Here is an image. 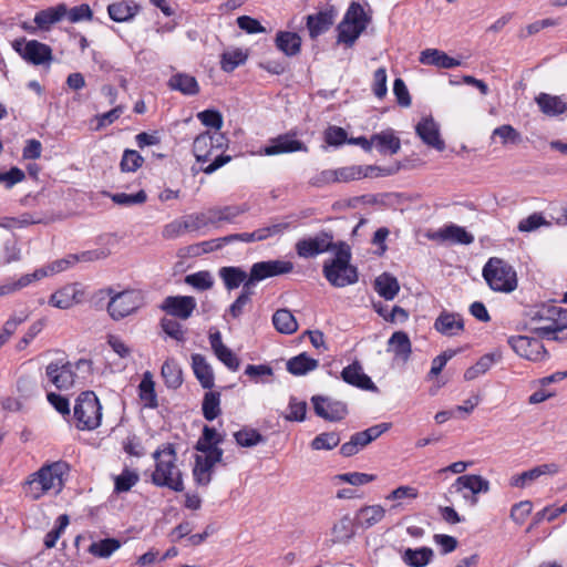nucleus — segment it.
<instances>
[{"label":"nucleus","instance_id":"f257e3e1","mask_svg":"<svg viewBox=\"0 0 567 567\" xmlns=\"http://www.w3.org/2000/svg\"><path fill=\"white\" fill-rule=\"evenodd\" d=\"M69 466L63 461L43 464L38 471L28 475L21 484L25 497L38 501L50 493L59 494L64 487V475Z\"/></svg>","mask_w":567,"mask_h":567},{"label":"nucleus","instance_id":"f03ea898","mask_svg":"<svg viewBox=\"0 0 567 567\" xmlns=\"http://www.w3.org/2000/svg\"><path fill=\"white\" fill-rule=\"evenodd\" d=\"M530 329L540 338L555 341H566L567 333L559 336L567 329V309L555 302L542 303L527 312Z\"/></svg>","mask_w":567,"mask_h":567},{"label":"nucleus","instance_id":"7ed1b4c3","mask_svg":"<svg viewBox=\"0 0 567 567\" xmlns=\"http://www.w3.org/2000/svg\"><path fill=\"white\" fill-rule=\"evenodd\" d=\"M155 470L152 473V483L158 487H168L175 492L184 489L182 473L176 465V450L174 444L165 443L153 453Z\"/></svg>","mask_w":567,"mask_h":567},{"label":"nucleus","instance_id":"20e7f679","mask_svg":"<svg viewBox=\"0 0 567 567\" xmlns=\"http://www.w3.org/2000/svg\"><path fill=\"white\" fill-rule=\"evenodd\" d=\"M350 261V246L344 241H339L334 257L326 260L322 266V274L331 286L343 288L359 280L358 269Z\"/></svg>","mask_w":567,"mask_h":567},{"label":"nucleus","instance_id":"39448f33","mask_svg":"<svg viewBox=\"0 0 567 567\" xmlns=\"http://www.w3.org/2000/svg\"><path fill=\"white\" fill-rule=\"evenodd\" d=\"M99 301H107V312L113 320H121L136 312L144 305V299L138 290H124L116 292L112 287L100 289L95 293Z\"/></svg>","mask_w":567,"mask_h":567},{"label":"nucleus","instance_id":"423d86ee","mask_svg":"<svg viewBox=\"0 0 567 567\" xmlns=\"http://www.w3.org/2000/svg\"><path fill=\"white\" fill-rule=\"evenodd\" d=\"M74 417L81 431H93L101 425L102 405L93 391L80 393L74 405Z\"/></svg>","mask_w":567,"mask_h":567},{"label":"nucleus","instance_id":"0eeeda50","mask_svg":"<svg viewBox=\"0 0 567 567\" xmlns=\"http://www.w3.org/2000/svg\"><path fill=\"white\" fill-rule=\"evenodd\" d=\"M483 277L494 291L512 292L517 287L516 272L499 258H491L483 268Z\"/></svg>","mask_w":567,"mask_h":567},{"label":"nucleus","instance_id":"6e6552de","mask_svg":"<svg viewBox=\"0 0 567 567\" xmlns=\"http://www.w3.org/2000/svg\"><path fill=\"white\" fill-rule=\"evenodd\" d=\"M12 48L25 62L32 65H45L53 61L51 47L38 40L16 39L12 42Z\"/></svg>","mask_w":567,"mask_h":567},{"label":"nucleus","instance_id":"1a4fd4ad","mask_svg":"<svg viewBox=\"0 0 567 567\" xmlns=\"http://www.w3.org/2000/svg\"><path fill=\"white\" fill-rule=\"evenodd\" d=\"M338 243H333L332 234L320 231L313 237L300 239L296 244V251L301 258H313L327 251H338Z\"/></svg>","mask_w":567,"mask_h":567},{"label":"nucleus","instance_id":"9d476101","mask_svg":"<svg viewBox=\"0 0 567 567\" xmlns=\"http://www.w3.org/2000/svg\"><path fill=\"white\" fill-rule=\"evenodd\" d=\"M489 491V482L481 475L466 474L458 476L449 487L450 494L463 493V498L472 505L477 503L476 495L487 493Z\"/></svg>","mask_w":567,"mask_h":567},{"label":"nucleus","instance_id":"9b49d317","mask_svg":"<svg viewBox=\"0 0 567 567\" xmlns=\"http://www.w3.org/2000/svg\"><path fill=\"white\" fill-rule=\"evenodd\" d=\"M293 264L288 260H267L255 262L249 272L248 279L245 281V286L252 289L256 282L265 280L267 278L286 275L291 272Z\"/></svg>","mask_w":567,"mask_h":567},{"label":"nucleus","instance_id":"f8f14e48","mask_svg":"<svg viewBox=\"0 0 567 567\" xmlns=\"http://www.w3.org/2000/svg\"><path fill=\"white\" fill-rule=\"evenodd\" d=\"M511 348L522 358L529 361H542L548 352L540 340L527 336H512L507 340Z\"/></svg>","mask_w":567,"mask_h":567},{"label":"nucleus","instance_id":"ddd939ff","mask_svg":"<svg viewBox=\"0 0 567 567\" xmlns=\"http://www.w3.org/2000/svg\"><path fill=\"white\" fill-rule=\"evenodd\" d=\"M296 132H288L270 138L268 144L262 148L261 154L274 156L286 153L307 152L306 144L296 138Z\"/></svg>","mask_w":567,"mask_h":567},{"label":"nucleus","instance_id":"4468645a","mask_svg":"<svg viewBox=\"0 0 567 567\" xmlns=\"http://www.w3.org/2000/svg\"><path fill=\"white\" fill-rule=\"evenodd\" d=\"M45 378L49 383L54 385L58 390H68L75 381L72 364L68 361L63 362L62 360L51 362L47 365Z\"/></svg>","mask_w":567,"mask_h":567},{"label":"nucleus","instance_id":"2eb2a0df","mask_svg":"<svg viewBox=\"0 0 567 567\" xmlns=\"http://www.w3.org/2000/svg\"><path fill=\"white\" fill-rule=\"evenodd\" d=\"M315 413L326 421H341L348 414L347 404L326 396L315 395L311 399Z\"/></svg>","mask_w":567,"mask_h":567},{"label":"nucleus","instance_id":"dca6fc26","mask_svg":"<svg viewBox=\"0 0 567 567\" xmlns=\"http://www.w3.org/2000/svg\"><path fill=\"white\" fill-rule=\"evenodd\" d=\"M196 306V299L192 296H168L159 308L172 317L187 320L192 317Z\"/></svg>","mask_w":567,"mask_h":567},{"label":"nucleus","instance_id":"f3484780","mask_svg":"<svg viewBox=\"0 0 567 567\" xmlns=\"http://www.w3.org/2000/svg\"><path fill=\"white\" fill-rule=\"evenodd\" d=\"M223 450H215L213 455H196L193 475L198 485L206 486L210 483L213 468L223 461Z\"/></svg>","mask_w":567,"mask_h":567},{"label":"nucleus","instance_id":"a211bd4d","mask_svg":"<svg viewBox=\"0 0 567 567\" xmlns=\"http://www.w3.org/2000/svg\"><path fill=\"white\" fill-rule=\"evenodd\" d=\"M337 18V10L333 7H329L316 14H309L307 17V29L312 40L319 35L326 33L334 23Z\"/></svg>","mask_w":567,"mask_h":567},{"label":"nucleus","instance_id":"6ab92c4d","mask_svg":"<svg viewBox=\"0 0 567 567\" xmlns=\"http://www.w3.org/2000/svg\"><path fill=\"white\" fill-rule=\"evenodd\" d=\"M342 380L358 389L378 392V386L373 383L371 378L363 372L362 365L360 362L354 361L351 364L343 368L341 371Z\"/></svg>","mask_w":567,"mask_h":567},{"label":"nucleus","instance_id":"aec40b11","mask_svg":"<svg viewBox=\"0 0 567 567\" xmlns=\"http://www.w3.org/2000/svg\"><path fill=\"white\" fill-rule=\"evenodd\" d=\"M336 183H348L362 177L379 176L385 174V171L373 165L368 166H347L333 169Z\"/></svg>","mask_w":567,"mask_h":567},{"label":"nucleus","instance_id":"412c9836","mask_svg":"<svg viewBox=\"0 0 567 567\" xmlns=\"http://www.w3.org/2000/svg\"><path fill=\"white\" fill-rule=\"evenodd\" d=\"M417 136L430 147L442 152L445 143L440 136L439 125L432 117L422 118L415 126Z\"/></svg>","mask_w":567,"mask_h":567},{"label":"nucleus","instance_id":"4be33fe9","mask_svg":"<svg viewBox=\"0 0 567 567\" xmlns=\"http://www.w3.org/2000/svg\"><path fill=\"white\" fill-rule=\"evenodd\" d=\"M209 343L217 359L223 362L230 371H237L240 367L239 358L223 343L221 334L215 331L209 334Z\"/></svg>","mask_w":567,"mask_h":567},{"label":"nucleus","instance_id":"5701e85b","mask_svg":"<svg viewBox=\"0 0 567 567\" xmlns=\"http://www.w3.org/2000/svg\"><path fill=\"white\" fill-rule=\"evenodd\" d=\"M558 465L555 463L542 464L520 474L512 476L509 484L513 487L524 488L532 482L539 478L542 475H554L558 473Z\"/></svg>","mask_w":567,"mask_h":567},{"label":"nucleus","instance_id":"b1692460","mask_svg":"<svg viewBox=\"0 0 567 567\" xmlns=\"http://www.w3.org/2000/svg\"><path fill=\"white\" fill-rule=\"evenodd\" d=\"M83 295L76 285H66L51 295L49 303L59 309H70L82 301Z\"/></svg>","mask_w":567,"mask_h":567},{"label":"nucleus","instance_id":"393cba45","mask_svg":"<svg viewBox=\"0 0 567 567\" xmlns=\"http://www.w3.org/2000/svg\"><path fill=\"white\" fill-rule=\"evenodd\" d=\"M434 328L441 334L453 337L464 330V321L461 315L444 310L436 318Z\"/></svg>","mask_w":567,"mask_h":567},{"label":"nucleus","instance_id":"a878e982","mask_svg":"<svg viewBox=\"0 0 567 567\" xmlns=\"http://www.w3.org/2000/svg\"><path fill=\"white\" fill-rule=\"evenodd\" d=\"M432 238L461 245H471L474 241V236L472 234H470L464 227L455 224H450L440 228Z\"/></svg>","mask_w":567,"mask_h":567},{"label":"nucleus","instance_id":"bb28decb","mask_svg":"<svg viewBox=\"0 0 567 567\" xmlns=\"http://www.w3.org/2000/svg\"><path fill=\"white\" fill-rule=\"evenodd\" d=\"M141 7L133 0H120L107 6L109 17L115 22H127L134 19Z\"/></svg>","mask_w":567,"mask_h":567},{"label":"nucleus","instance_id":"cd10ccee","mask_svg":"<svg viewBox=\"0 0 567 567\" xmlns=\"http://www.w3.org/2000/svg\"><path fill=\"white\" fill-rule=\"evenodd\" d=\"M355 518H351L349 514L343 515L331 528L332 543L348 544L355 535Z\"/></svg>","mask_w":567,"mask_h":567},{"label":"nucleus","instance_id":"c85d7f7f","mask_svg":"<svg viewBox=\"0 0 567 567\" xmlns=\"http://www.w3.org/2000/svg\"><path fill=\"white\" fill-rule=\"evenodd\" d=\"M65 12L66 4L59 3L55 7H50L37 12L34 16V23L37 24L38 29L48 31L52 24L60 22L65 18Z\"/></svg>","mask_w":567,"mask_h":567},{"label":"nucleus","instance_id":"c756f323","mask_svg":"<svg viewBox=\"0 0 567 567\" xmlns=\"http://www.w3.org/2000/svg\"><path fill=\"white\" fill-rule=\"evenodd\" d=\"M419 61L425 65H434L441 69H453L461 64L454 58L449 56L445 52L437 49H426L421 52Z\"/></svg>","mask_w":567,"mask_h":567},{"label":"nucleus","instance_id":"7c9ffc66","mask_svg":"<svg viewBox=\"0 0 567 567\" xmlns=\"http://www.w3.org/2000/svg\"><path fill=\"white\" fill-rule=\"evenodd\" d=\"M373 145L382 154H396L401 148V141L392 128L372 135Z\"/></svg>","mask_w":567,"mask_h":567},{"label":"nucleus","instance_id":"2f4dec72","mask_svg":"<svg viewBox=\"0 0 567 567\" xmlns=\"http://www.w3.org/2000/svg\"><path fill=\"white\" fill-rule=\"evenodd\" d=\"M167 85L171 90L178 91L184 95L194 96L199 93V84L197 80L187 73L173 74Z\"/></svg>","mask_w":567,"mask_h":567},{"label":"nucleus","instance_id":"473e14b6","mask_svg":"<svg viewBox=\"0 0 567 567\" xmlns=\"http://www.w3.org/2000/svg\"><path fill=\"white\" fill-rule=\"evenodd\" d=\"M535 101L540 111L547 116H558L567 112V102H564L559 96L539 93Z\"/></svg>","mask_w":567,"mask_h":567},{"label":"nucleus","instance_id":"72a5a7b5","mask_svg":"<svg viewBox=\"0 0 567 567\" xmlns=\"http://www.w3.org/2000/svg\"><path fill=\"white\" fill-rule=\"evenodd\" d=\"M192 367L194 374L204 389L214 386V373L212 367L207 363L206 358L199 353L192 355Z\"/></svg>","mask_w":567,"mask_h":567},{"label":"nucleus","instance_id":"f704fd0d","mask_svg":"<svg viewBox=\"0 0 567 567\" xmlns=\"http://www.w3.org/2000/svg\"><path fill=\"white\" fill-rule=\"evenodd\" d=\"M385 516V509L381 505H370L361 507L357 515V526L370 528L381 522Z\"/></svg>","mask_w":567,"mask_h":567},{"label":"nucleus","instance_id":"c9c22d12","mask_svg":"<svg viewBox=\"0 0 567 567\" xmlns=\"http://www.w3.org/2000/svg\"><path fill=\"white\" fill-rule=\"evenodd\" d=\"M247 210L248 207L246 205H228L212 207L210 215L214 219V226H217L219 223H234L238 216L245 214Z\"/></svg>","mask_w":567,"mask_h":567},{"label":"nucleus","instance_id":"e433bc0d","mask_svg":"<svg viewBox=\"0 0 567 567\" xmlns=\"http://www.w3.org/2000/svg\"><path fill=\"white\" fill-rule=\"evenodd\" d=\"M227 290L237 289L240 285L244 286L249 275L245 270L235 266L221 267L218 271Z\"/></svg>","mask_w":567,"mask_h":567},{"label":"nucleus","instance_id":"4c0bfd02","mask_svg":"<svg viewBox=\"0 0 567 567\" xmlns=\"http://www.w3.org/2000/svg\"><path fill=\"white\" fill-rule=\"evenodd\" d=\"M276 45L288 56L297 55L301 49V38L295 32L280 31L276 35Z\"/></svg>","mask_w":567,"mask_h":567},{"label":"nucleus","instance_id":"58836bf2","mask_svg":"<svg viewBox=\"0 0 567 567\" xmlns=\"http://www.w3.org/2000/svg\"><path fill=\"white\" fill-rule=\"evenodd\" d=\"M389 351L395 357L406 361L412 352V346L408 333L404 331H395L388 341Z\"/></svg>","mask_w":567,"mask_h":567},{"label":"nucleus","instance_id":"ea45409f","mask_svg":"<svg viewBox=\"0 0 567 567\" xmlns=\"http://www.w3.org/2000/svg\"><path fill=\"white\" fill-rule=\"evenodd\" d=\"M374 289L385 300H393L399 293L400 285L394 276L384 272L375 279Z\"/></svg>","mask_w":567,"mask_h":567},{"label":"nucleus","instance_id":"a19ab883","mask_svg":"<svg viewBox=\"0 0 567 567\" xmlns=\"http://www.w3.org/2000/svg\"><path fill=\"white\" fill-rule=\"evenodd\" d=\"M318 365V360L310 358L303 352L288 360L287 370L293 375H303L315 370Z\"/></svg>","mask_w":567,"mask_h":567},{"label":"nucleus","instance_id":"79ce46f5","mask_svg":"<svg viewBox=\"0 0 567 567\" xmlns=\"http://www.w3.org/2000/svg\"><path fill=\"white\" fill-rule=\"evenodd\" d=\"M161 374L167 388L178 389L183 383L182 369L174 359H167L163 363Z\"/></svg>","mask_w":567,"mask_h":567},{"label":"nucleus","instance_id":"37998d69","mask_svg":"<svg viewBox=\"0 0 567 567\" xmlns=\"http://www.w3.org/2000/svg\"><path fill=\"white\" fill-rule=\"evenodd\" d=\"M272 323L278 332L285 334H291L298 329V322L288 309H278L272 316Z\"/></svg>","mask_w":567,"mask_h":567},{"label":"nucleus","instance_id":"c03bdc74","mask_svg":"<svg viewBox=\"0 0 567 567\" xmlns=\"http://www.w3.org/2000/svg\"><path fill=\"white\" fill-rule=\"evenodd\" d=\"M121 542L116 538H104L92 542L87 553L97 558H110L113 553L121 548Z\"/></svg>","mask_w":567,"mask_h":567},{"label":"nucleus","instance_id":"a18cd8bd","mask_svg":"<svg viewBox=\"0 0 567 567\" xmlns=\"http://www.w3.org/2000/svg\"><path fill=\"white\" fill-rule=\"evenodd\" d=\"M214 150V136L209 132L199 134L193 142V153L197 162L209 159Z\"/></svg>","mask_w":567,"mask_h":567},{"label":"nucleus","instance_id":"49530a36","mask_svg":"<svg viewBox=\"0 0 567 567\" xmlns=\"http://www.w3.org/2000/svg\"><path fill=\"white\" fill-rule=\"evenodd\" d=\"M433 557V550L429 547H421L417 549H405L402 559L411 567H423L427 565Z\"/></svg>","mask_w":567,"mask_h":567},{"label":"nucleus","instance_id":"de8ad7c7","mask_svg":"<svg viewBox=\"0 0 567 567\" xmlns=\"http://www.w3.org/2000/svg\"><path fill=\"white\" fill-rule=\"evenodd\" d=\"M342 21L343 27L346 24H352L354 25V28H359L360 25H362L364 31L370 22V18L367 16V13L363 10V7L359 2H352L349 6Z\"/></svg>","mask_w":567,"mask_h":567},{"label":"nucleus","instance_id":"09e8293b","mask_svg":"<svg viewBox=\"0 0 567 567\" xmlns=\"http://www.w3.org/2000/svg\"><path fill=\"white\" fill-rule=\"evenodd\" d=\"M202 410L207 421H213L220 415V393L216 391L206 392L203 399Z\"/></svg>","mask_w":567,"mask_h":567},{"label":"nucleus","instance_id":"8fccbe9b","mask_svg":"<svg viewBox=\"0 0 567 567\" xmlns=\"http://www.w3.org/2000/svg\"><path fill=\"white\" fill-rule=\"evenodd\" d=\"M140 399L146 408L154 409L157 406V396L155 393V384L150 372H146L138 385Z\"/></svg>","mask_w":567,"mask_h":567},{"label":"nucleus","instance_id":"3c124183","mask_svg":"<svg viewBox=\"0 0 567 567\" xmlns=\"http://www.w3.org/2000/svg\"><path fill=\"white\" fill-rule=\"evenodd\" d=\"M497 359H499V355H495L494 353H488L481 357L474 365L466 369L464 372V379L466 381H472L478 378L480 375L487 372Z\"/></svg>","mask_w":567,"mask_h":567},{"label":"nucleus","instance_id":"603ef678","mask_svg":"<svg viewBox=\"0 0 567 567\" xmlns=\"http://www.w3.org/2000/svg\"><path fill=\"white\" fill-rule=\"evenodd\" d=\"M188 231H198L205 227L214 226L210 208L205 212L193 213L184 216Z\"/></svg>","mask_w":567,"mask_h":567},{"label":"nucleus","instance_id":"864d4df0","mask_svg":"<svg viewBox=\"0 0 567 567\" xmlns=\"http://www.w3.org/2000/svg\"><path fill=\"white\" fill-rule=\"evenodd\" d=\"M247 60V54L240 49L230 52H224L220 56V69L224 72L230 73L239 65L244 64Z\"/></svg>","mask_w":567,"mask_h":567},{"label":"nucleus","instance_id":"5fc2aeb1","mask_svg":"<svg viewBox=\"0 0 567 567\" xmlns=\"http://www.w3.org/2000/svg\"><path fill=\"white\" fill-rule=\"evenodd\" d=\"M236 443L243 447H252L265 442V437L255 429L244 427L234 434Z\"/></svg>","mask_w":567,"mask_h":567},{"label":"nucleus","instance_id":"6e6d98bb","mask_svg":"<svg viewBox=\"0 0 567 567\" xmlns=\"http://www.w3.org/2000/svg\"><path fill=\"white\" fill-rule=\"evenodd\" d=\"M370 444L363 431L354 433L349 442H346L340 447V453L346 456L355 455L361 449Z\"/></svg>","mask_w":567,"mask_h":567},{"label":"nucleus","instance_id":"4d7b16f0","mask_svg":"<svg viewBox=\"0 0 567 567\" xmlns=\"http://www.w3.org/2000/svg\"><path fill=\"white\" fill-rule=\"evenodd\" d=\"M341 439L337 432H324L311 441V449L315 451H330L339 445Z\"/></svg>","mask_w":567,"mask_h":567},{"label":"nucleus","instance_id":"13d9d810","mask_svg":"<svg viewBox=\"0 0 567 567\" xmlns=\"http://www.w3.org/2000/svg\"><path fill=\"white\" fill-rule=\"evenodd\" d=\"M140 476L137 472L124 468L120 475L114 480V489L116 493L128 492L134 485L137 484Z\"/></svg>","mask_w":567,"mask_h":567},{"label":"nucleus","instance_id":"bf43d9fd","mask_svg":"<svg viewBox=\"0 0 567 567\" xmlns=\"http://www.w3.org/2000/svg\"><path fill=\"white\" fill-rule=\"evenodd\" d=\"M254 291L250 287L245 286L243 287L241 292L236 298V300L230 305L228 309V313L234 318H239L246 308L247 305L251 302V296Z\"/></svg>","mask_w":567,"mask_h":567},{"label":"nucleus","instance_id":"052dcab7","mask_svg":"<svg viewBox=\"0 0 567 567\" xmlns=\"http://www.w3.org/2000/svg\"><path fill=\"white\" fill-rule=\"evenodd\" d=\"M338 30V43H344L348 47H352L357 39L363 32L362 25L359 28H354L352 24H346L343 27V21H341L337 28Z\"/></svg>","mask_w":567,"mask_h":567},{"label":"nucleus","instance_id":"680f3d73","mask_svg":"<svg viewBox=\"0 0 567 567\" xmlns=\"http://www.w3.org/2000/svg\"><path fill=\"white\" fill-rule=\"evenodd\" d=\"M113 203L121 206H133L144 204L147 199L146 193L141 189L136 194L116 193L109 195Z\"/></svg>","mask_w":567,"mask_h":567},{"label":"nucleus","instance_id":"e2e57ef3","mask_svg":"<svg viewBox=\"0 0 567 567\" xmlns=\"http://www.w3.org/2000/svg\"><path fill=\"white\" fill-rule=\"evenodd\" d=\"M496 136L501 138L503 145L508 143L519 144L522 142L519 132L509 124H504L496 127L492 133V138Z\"/></svg>","mask_w":567,"mask_h":567},{"label":"nucleus","instance_id":"0e129e2a","mask_svg":"<svg viewBox=\"0 0 567 567\" xmlns=\"http://www.w3.org/2000/svg\"><path fill=\"white\" fill-rule=\"evenodd\" d=\"M143 163L144 158L137 151L125 150L120 163V167L122 172H135L143 165Z\"/></svg>","mask_w":567,"mask_h":567},{"label":"nucleus","instance_id":"69168bd1","mask_svg":"<svg viewBox=\"0 0 567 567\" xmlns=\"http://www.w3.org/2000/svg\"><path fill=\"white\" fill-rule=\"evenodd\" d=\"M185 282L198 290H208L214 285L213 277L208 271H198L187 275Z\"/></svg>","mask_w":567,"mask_h":567},{"label":"nucleus","instance_id":"338daca9","mask_svg":"<svg viewBox=\"0 0 567 567\" xmlns=\"http://www.w3.org/2000/svg\"><path fill=\"white\" fill-rule=\"evenodd\" d=\"M290 227L289 223H276L255 230L256 241H262L268 238L284 234Z\"/></svg>","mask_w":567,"mask_h":567},{"label":"nucleus","instance_id":"774afa93","mask_svg":"<svg viewBox=\"0 0 567 567\" xmlns=\"http://www.w3.org/2000/svg\"><path fill=\"white\" fill-rule=\"evenodd\" d=\"M65 18L72 23L90 21L93 18V12L89 4L82 3L70 9L66 7Z\"/></svg>","mask_w":567,"mask_h":567}]
</instances>
